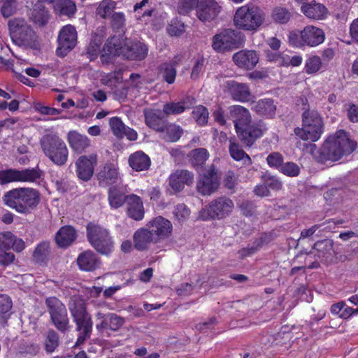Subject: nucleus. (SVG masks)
I'll return each mask as SVG.
<instances>
[{"instance_id": "f257e3e1", "label": "nucleus", "mask_w": 358, "mask_h": 358, "mask_svg": "<svg viewBox=\"0 0 358 358\" xmlns=\"http://www.w3.org/2000/svg\"><path fill=\"white\" fill-rule=\"evenodd\" d=\"M357 148V143L350 139L347 132L338 130L329 135L318 150L316 159L322 163L336 162L348 156Z\"/></svg>"}, {"instance_id": "f03ea898", "label": "nucleus", "mask_w": 358, "mask_h": 358, "mask_svg": "<svg viewBox=\"0 0 358 358\" xmlns=\"http://www.w3.org/2000/svg\"><path fill=\"white\" fill-rule=\"evenodd\" d=\"M303 105L302 128L294 129V134L303 141L315 142L324 132V122L321 115L315 110H310L306 98L300 99Z\"/></svg>"}, {"instance_id": "7ed1b4c3", "label": "nucleus", "mask_w": 358, "mask_h": 358, "mask_svg": "<svg viewBox=\"0 0 358 358\" xmlns=\"http://www.w3.org/2000/svg\"><path fill=\"white\" fill-rule=\"evenodd\" d=\"M264 20V12L259 6L251 3L239 7L234 16V23L237 28L251 31H257Z\"/></svg>"}, {"instance_id": "20e7f679", "label": "nucleus", "mask_w": 358, "mask_h": 358, "mask_svg": "<svg viewBox=\"0 0 358 358\" xmlns=\"http://www.w3.org/2000/svg\"><path fill=\"white\" fill-rule=\"evenodd\" d=\"M86 237L90 245L101 255L109 256L114 250V242L108 229L90 222L86 226Z\"/></svg>"}, {"instance_id": "39448f33", "label": "nucleus", "mask_w": 358, "mask_h": 358, "mask_svg": "<svg viewBox=\"0 0 358 358\" xmlns=\"http://www.w3.org/2000/svg\"><path fill=\"white\" fill-rule=\"evenodd\" d=\"M40 144L45 155L57 166L65 164L69 152L65 142L56 134L43 135Z\"/></svg>"}, {"instance_id": "423d86ee", "label": "nucleus", "mask_w": 358, "mask_h": 358, "mask_svg": "<svg viewBox=\"0 0 358 358\" xmlns=\"http://www.w3.org/2000/svg\"><path fill=\"white\" fill-rule=\"evenodd\" d=\"M243 40L242 33L227 29L213 37L212 47L217 52L223 53L238 48Z\"/></svg>"}, {"instance_id": "0eeeda50", "label": "nucleus", "mask_w": 358, "mask_h": 358, "mask_svg": "<svg viewBox=\"0 0 358 358\" xmlns=\"http://www.w3.org/2000/svg\"><path fill=\"white\" fill-rule=\"evenodd\" d=\"M234 208L231 199L221 196L213 200L199 212V217L203 220L208 219H222L228 216Z\"/></svg>"}, {"instance_id": "6e6552de", "label": "nucleus", "mask_w": 358, "mask_h": 358, "mask_svg": "<svg viewBox=\"0 0 358 358\" xmlns=\"http://www.w3.org/2000/svg\"><path fill=\"white\" fill-rule=\"evenodd\" d=\"M50 319L57 330L65 333L69 329V320L65 306L56 297H49L45 300Z\"/></svg>"}, {"instance_id": "1a4fd4ad", "label": "nucleus", "mask_w": 358, "mask_h": 358, "mask_svg": "<svg viewBox=\"0 0 358 358\" xmlns=\"http://www.w3.org/2000/svg\"><path fill=\"white\" fill-rule=\"evenodd\" d=\"M120 55L130 60L144 59L148 55V48L145 44L140 41H131L123 36L120 37Z\"/></svg>"}, {"instance_id": "9d476101", "label": "nucleus", "mask_w": 358, "mask_h": 358, "mask_svg": "<svg viewBox=\"0 0 358 358\" xmlns=\"http://www.w3.org/2000/svg\"><path fill=\"white\" fill-rule=\"evenodd\" d=\"M266 130V124L259 120L253 124L250 123L245 125L244 128L241 127L236 131L242 143L246 147H251L258 138L262 136Z\"/></svg>"}, {"instance_id": "9b49d317", "label": "nucleus", "mask_w": 358, "mask_h": 358, "mask_svg": "<svg viewBox=\"0 0 358 358\" xmlns=\"http://www.w3.org/2000/svg\"><path fill=\"white\" fill-rule=\"evenodd\" d=\"M59 47L57 49L58 55L64 56L72 50L77 43V31L76 28L68 24L64 26L59 31L58 36Z\"/></svg>"}, {"instance_id": "f8f14e48", "label": "nucleus", "mask_w": 358, "mask_h": 358, "mask_svg": "<svg viewBox=\"0 0 358 358\" xmlns=\"http://www.w3.org/2000/svg\"><path fill=\"white\" fill-rule=\"evenodd\" d=\"M219 185V176L214 166L212 165L198 181L196 187L201 194L210 195L218 188Z\"/></svg>"}, {"instance_id": "ddd939ff", "label": "nucleus", "mask_w": 358, "mask_h": 358, "mask_svg": "<svg viewBox=\"0 0 358 358\" xmlns=\"http://www.w3.org/2000/svg\"><path fill=\"white\" fill-rule=\"evenodd\" d=\"M221 7L215 0H199L196 6V14L198 19L203 22H211L220 12Z\"/></svg>"}, {"instance_id": "4468645a", "label": "nucleus", "mask_w": 358, "mask_h": 358, "mask_svg": "<svg viewBox=\"0 0 358 358\" xmlns=\"http://www.w3.org/2000/svg\"><path fill=\"white\" fill-rule=\"evenodd\" d=\"M96 162L97 157L95 154H92L89 157H80L76 162L78 177L84 181L89 180L93 175Z\"/></svg>"}, {"instance_id": "2eb2a0df", "label": "nucleus", "mask_w": 358, "mask_h": 358, "mask_svg": "<svg viewBox=\"0 0 358 358\" xmlns=\"http://www.w3.org/2000/svg\"><path fill=\"white\" fill-rule=\"evenodd\" d=\"M232 59L239 68L251 70L258 63L259 55L255 50H242L234 53Z\"/></svg>"}, {"instance_id": "dca6fc26", "label": "nucleus", "mask_w": 358, "mask_h": 358, "mask_svg": "<svg viewBox=\"0 0 358 358\" xmlns=\"http://www.w3.org/2000/svg\"><path fill=\"white\" fill-rule=\"evenodd\" d=\"M194 182L192 172L185 170H176L169 176V185L175 192H179L183 189L185 185H190Z\"/></svg>"}, {"instance_id": "f3484780", "label": "nucleus", "mask_w": 358, "mask_h": 358, "mask_svg": "<svg viewBox=\"0 0 358 358\" xmlns=\"http://www.w3.org/2000/svg\"><path fill=\"white\" fill-rule=\"evenodd\" d=\"M148 226L156 236L155 238L157 242L161 239L168 238L172 232L171 222L162 216L152 220Z\"/></svg>"}, {"instance_id": "a211bd4d", "label": "nucleus", "mask_w": 358, "mask_h": 358, "mask_svg": "<svg viewBox=\"0 0 358 358\" xmlns=\"http://www.w3.org/2000/svg\"><path fill=\"white\" fill-rule=\"evenodd\" d=\"M229 117L234 123L236 131L251 123L252 117L250 111L246 108L239 106H231L228 108Z\"/></svg>"}, {"instance_id": "6ab92c4d", "label": "nucleus", "mask_w": 358, "mask_h": 358, "mask_svg": "<svg viewBox=\"0 0 358 358\" xmlns=\"http://www.w3.org/2000/svg\"><path fill=\"white\" fill-rule=\"evenodd\" d=\"M301 38H302L305 45L315 47L324 42L325 34L324 31L319 27L308 25L301 31Z\"/></svg>"}, {"instance_id": "aec40b11", "label": "nucleus", "mask_w": 358, "mask_h": 358, "mask_svg": "<svg viewBox=\"0 0 358 358\" xmlns=\"http://www.w3.org/2000/svg\"><path fill=\"white\" fill-rule=\"evenodd\" d=\"M227 86L233 100L240 102H246L250 100L251 92L248 85L229 80L227 83Z\"/></svg>"}, {"instance_id": "412c9836", "label": "nucleus", "mask_w": 358, "mask_h": 358, "mask_svg": "<svg viewBox=\"0 0 358 358\" xmlns=\"http://www.w3.org/2000/svg\"><path fill=\"white\" fill-rule=\"evenodd\" d=\"M163 111L156 109L146 108L143 110L145 122L150 128L161 132L164 129L166 120H164Z\"/></svg>"}, {"instance_id": "4be33fe9", "label": "nucleus", "mask_w": 358, "mask_h": 358, "mask_svg": "<svg viewBox=\"0 0 358 358\" xmlns=\"http://www.w3.org/2000/svg\"><path fill=\"white\" fill-rule=\"evenodd\" d=\"M77 264L82 271H93L99 267L101 260L93 251L88 250L78 255Z\"/></svg>"}, {"instance_id": "5701e85b", "label": "nucleus", "mask_w": 358, "mask_h": 358, "mask_svg": "<svg viewBox=\"0 0 358 358\" xmlns=\"http://www.w3.org/2000/svg\"><path fill=\"white\" fill-rule=\"evenodd\" d=\"M196 103V99L191 96H187L178 102H171L164 105L163 113L166 115H178L185 110L192 108Z\"/></svg>"}, {"instance_id": "b1692460", "label": "nucleus", "mask_w": 358, "mask_h": 358, "mask_svg": "<svg viewBox=\"0 0 358 358\" xmlns=\"http://www.w3.org/2000/svg\"><path fill=\"white\" fill-rule=\"evenodd\" d=\"M156 236L151 231L150 229L141 228L134 234V248L138 250H146L152 243H157Z\"/></svg>"}, {"instance_id": "393cba45", "label": "nucleus", "mask_w": 358, "mask_h": 358, "mask_svg": "<svg viewBox=\"0 0 358 358\" xmlns=\"http://www.w3.org/2000/svg\"><path fill=\"white\" fill-rule=\"evenodd\" d=\"M77 238L76 230L70 225L62 227L55 236L58 247L66 248L70 246Z\"/></svg>"}, {"instance_id": "a878e982", "label": "nucleus", "mask_w": 358, "mask_h": 358, "mask_svg": "<svg viewBox=\"0 0 358 358\" xmlns=\"http://www.w3.org/2000/svg\"><path fill=\"white\" fill-rule=\"evenodd\" d=\"M119 43L120 37L116 36H113L106 41L100 57L103 64H108L111 62L113 57L121 55L119 52L120 50Z\"/></svg>"}, {"instance_id": "bb28decb", "label": "nucleus", "mask_w": 358, "mask_h": 358, "mask_svg": "<svg viewBox=\"0 0 358 358\" xmlns=\"http://www.w3.org/2000/svg\"><path fill=\"white\" fill-rule=\"evenodd\" d=\"M301 10L307 17L313 20H322L326 17L327 14V8L315 0L303 3Z\"/></svg>"}, {"instance_id": "cd10ccee", "label": "nucleus", "mask_w": 358, "mask_h": 358, "mask_svg": "<svg viewBox=\"0 0 358 358\" xmlns=\"http://www.w3.org/2000/svg\"><path fill=\"white\" fill-rule=\"evenodd\" d=\"M313 249L317 251L316 256L325 264L332 261L334 251L333 241L329 239L319 241L314 244Z\"/></svg>"}, {"instance_id": "c85d7f7f", "label": "nucleus", "mask_w": 358, "mask_h": 358, "mask_svg": "<svg viewBox=\"0 0 358 358\" xmlns=\"http://www.w3.org/2000/svg\"><path fill=\"white\" fill-rule=\"evenodd\" d=\"M127 215L131 219L138 221L144 217V208L141 199L134 194L128 196Z\"/></svg>"}, {"instance_id": "c756f323", "label": "nucleus", "mask_w": 358, "mask_h": 358, "mask_svg": "<svg viewBox=\"0 0 358 358\" xmlns=\"http://www.w3.org/2000/svg\"><path fill=\"white\" fill-rule=\"evenodd\" d=\"M252 109L259 115L273 118L275 115L277 108L273 99H263L255 102Z\"/></svg>"}, {"instance_id": "7c9ffc66", "label": "nucleus", "mask_w": 358, "mask_h": 358, "mask_svg": "<svg viewBox=\"0 0 358 358\" xmlns=\"http://www.w3.org/2000/svg\"><path fill=\"white\" fill-rule=\"evenodd\" d=\"M69 309L75 323L79 322L90 315L87 312L85 303L80 299H72L69 301Z\"/></svg>"}, {"instance_id": "2f4dec72", "label": "nucleus", "mask_w": 358, "mask_h": 358, "mask_svg": "<svg viewBox=\"0 0 358 358\" xmlns=\"http://www.w3.org/2000/svg\"><path fill=\"white\" fill-rule=\"evenodd\" d=\"M129 164L132 169L136 171H141L148 169L151 162L147 155L141 151H138L129 156Z\"/></svg>"}, {"instance_id": "473e14b6", "label": "nucleus", "mask_w": 358, "mask_h": 358, "mask_svg": "<svg viewBox=\"0 0 358 358\" xmlns=\"http://www.w3.org/2000/svg\"><path fill=\"white\" fill-rule=\"evenodd\" d=\"M13 248L17 252L22 251V241L16 240L15 236L10 231L0 233V250Z\"/></svg>"}, {"instance_id": "72a5a7b5", "label": "nucleus", "mask_w": 358, "mask_h": 358, "mask_svg": "<svg viewBox=\"0 0 358 358\" xmlns=\"http://www.w3.org/2000/svg\"><path fill=\"white\" fill-rule=\"evenodd\" d=\"M40 200V194L36 189L24 187V213H30L34 210Z\"/></svg>"}, {"instance_id": "f704fd0d", "label": "nucleus", "mask_w": 358, "mask_h": 358, "mask_svg": "<svg viewBox=\"0 0 358 358\" xmlns=\"http://www.w3.org/2000/svg\"><path fill=\"white\" fill-rule=\"evenodd\" d=\"M9 33L13 43L18 47L22 46V19L13 18L8 21Z\"/></svg>"}, {"instance_id": "c9c22d12", "label": "nucleus", "mask_w": 358, "mask_h": 358, "mask_svg": "<svg viewBox=\"0 0 358 358\" xmlns=\"http://www.w3.org/2000/svg\"><path fill=\"white\" fill-rule=\"evenodd\" d=\"M68 140L71 148L78 153H81L90 145L87 136L81 135L76 131H70Z\"/></svg>"}, {"instance_id": "e433bc0d", "label": "nucleus", "mask_w": 358, "mask_h": 358, "mask_svg": "<svg viewBox=\"0 0 358 358\" xmlns=\"http://www.w3.org/2000/svg\"><path fill=\"white\" fill-rule=\"evenodd\" d=\"M50 255V245L48 241L40 243L33 252V258L40 265H47Z\"/></svg>"}, {"instance_id": "4c0bfd02", "label": "nucleus", "mask_w": 358, "mask_h": 358, "mask_svg": "<svg viewBox=\"0 0 358 358\" xmlns=\"http://www.w3.org/2000/svg\"><path fill=\"white\" fill-rule=\"evenodd\" d=\"M22 188H17L10 190L4 196V201L6 205L10 208H15L17 211L22 212Z\"/></svg>"}, {"instance_id": "58836bf2", "label": "nucleus", "mask_w": 358, "mask_h": 358, "mask_svg": "<svg viewBox=\"0 0 358 358\" xmlns=\"http://www.w3.org/2000/svg\"><path fill=\"white\" fill-rule=\"evenodd\" d=\"M29 18L38 26H44L49 19L48 10L41 4H36L29 13Z\"/></svg>"}, {"instance_id": "ea45409f", "label": "nucleus", "mask_w": 358, "mask_h": 358, "mask_svg": "<svg viewBox=\"0 0 358 358\" xmlns=\"http://www.w3.org/2000/svg\"><path fill=\"white\" fill-rule=\"evenodd\" d=\"M99 183L110 185L116 183L118 180L117 170L111 165H106L98 174Z\"/></svg>"}, {"instance_id": "a19ab883", "label": "nucleus", "mask_w": 358, "mask_h": 358, "mask_svg": "<svg viewBox=\"0 0 358 358\" xmlns=\"http://www.w3.org/2000/svg\"><path fill=\"white\" fill-rule=\"evenodd\" d=\"M54 10L61 15L72 17L76 11V6L72 0H55Z\"/></svg>"}, {"instance_id": "79ce46f5", "label": "nucleus", "mask_w": 358, "mask_h": 358, "mask_svg": "<svg viewBox=\"0 0 358 358\" xmlns=\"http://www.w3.org/2000/svg\"><path fill=\"white\" fill-rule=\"evenodd\" d=\"M229 150L231 157L236 161L243 160L245 165H250V157L242 149L241 146L232 139L229 140Z\"/></svg>"}, {"instance_id": "37998d69", "label": "nucleus", "mask_w": 358, "mask_h": 358, "mask_svg": "<svg viewBox=\"0 0 358 358\" xmlns=\"http://www.w3.org/2000/svg\"><path fill=\"white\" fill-rule=\"evenodd\" d=\"M108 197L110 206L113 208H118L127 202L128 196H125L117 186H112L108 189Z\"/></svg>"}, {"instance_id": "c03bdc74", "label": "nucleus", "mask_w": 358, "mask_h": 358, "mask_svg": "<svg viewBox=\"0 0 358 358\" xmlns=\"http://www.w3.org/2000/svg\"><path fill=\"white\" fill-rule=\"evenodd\" d=\"M163 134V138L169 142H176L183 134V129L180 126L176 124L166 123L164 129L161 131Z\"/></svg>"}, {"instance_id": "a18cd8bd", "label": "nucleus", "mask_w": 358, "mask_h": 358, "mask_svg": "<svg viewBox=\"0 0 358 358\" xmlns=\"http://www.w3.org/2000/svg\"><path fill=\"white\" fill-rule=\"evenodd\" d=\"M208 156L209 154L205 148L192 150L189 154L190 163L196 169L201 168L208 159Z\"/></svg>"}, {"instance_id": "49530a36", "label": "nucleus", "mask_w": 358, "mask_h": 358, "mask_svg": "<svg viewBox=\"0 0 358 358\" xmlns=\"http://www.w3.org/2000/svg\"><path fill=\"white\" fill-rule=\"evenodd\" d=\"M24 48L39 50L41 43L36 32L29 27H24Z\"/></svg>"}, {"instance_id": "de8ad7c7", "label": "nucleus", "mask_w": 358, "mask_h": 358, "mask_svg": "<svg viewBox=\"0 0 358 358\" xmlns=\"http://www.w3.org/2000/svg\"><path fill=\"white\" fill-rule=\"evenodd\" d=\"M15 181H22V171L13 169L0 170V185Z\"/></svg>"}, {"instance_id": "09e8293b", "label": "nucleus", "mask_w": 358, "mask_h": 358, "mask_svg": "<svg viewBox=\"0 0 358 358\" xmlns=\"http://www.w3.org/2000/svg\"><path fill=\"white\" fill-rule=\"evenodd\" d=\"M160 73L163 79L169 84L175 82L177 71L175 63H164L160 66Z\"/></svg>"}, {"instance_id": "8fccbe9b", "label": "nucleus", "mask_w": 358, "mask_h": 358, "mask_svg": "<svg viewBox=\"0 0 358 358\" xmlns=\"http://www.w3.org/2000/svg\"><path fill=\"white\" fill-rule=\"evenodd\" d=\"M110 17V23L113 30L115 32H124L126 19L122 12L113 13Z\"/></svg>"}, {"instance_id": "3c124183", "label": "nucleus", "mask_w": 358, "mask_h": 358, "mask_svg": "<svg viewBox=\"0 0 358 358\" xmlns=\"http://www.w3.org/2000/svg\"><path fill=\"white\" fill-rule=\"evenodd\" d=\"M271 18L275 23L287 24L291 18V13L284 7H276L273 8L271 13Z\"/></svg>"}, {"instance_id": "603ef678", "label": "nucleus", "mask_w": 358, "mask_h": 358, "mask_svg": "<svg viewBox=\"0 0 358 358\" xmlns=\"http://www.w3.org/2000/svg\"><path fill=\"white\" fill-rule=\"evenodd\" d=\"M116 3L113 0H103L96 8V13L102 18H107L115 13Z\"/></svg>"}, {"instance_id": "864d4df0", "label": "nucleus", "mask_w": 358, "mask_h": 358, "mask_svg": "<svg viewBox=\"0 0 358 358\" xmlns=\"http://www.w3.org/2000/svg\"><path fill=\"white\" fill-rule=\"evenodd\" d=\"M13 55L16 58V61L14 59H6L2 57H0V63L4 64L6 66L8 69H11V71L14 73L15 75V77L20 81L22 82V75L20 72L17 71V66H21V60L22 59L16 55L13 51H12Z\"/></svg>"}, {"instance_id": "5fc2aeb1", "label": "nucleus", "mask_w": 358, "mask_h": 358, "mask_svg": "<svg viewBox=\"0 0 358 358\" xmlns=\"http://www.w3.org/2000/svg\"><path fill=\"white\" fill-rule=\"evenodd\" d=\"M59 343V339L58 334L52 329L49 330L45 341V350L49 353L54 352L58 347Z\"/></svg>"}, {"instance_id": "6e6d98bb", "label": "nucleus", "mask_w": 358, "mask_h": 358, "mask_svg": "<svg viewBox=\"0 0 358 358\" xmlns=\"http://www.w3.org/2000/svg\"><path fill=\"white\" fill-rule=\"evenodd\" d=\"M279 171L289 177H296L299 175L301 169L296 163L288 162L283 163Z\"/></svg>"}, {"instance_id": "4d7b16f0", "label": "nucleus", "mask_w": 358, "mask_h": 358, "mask_svg": "<svg viewBox=\"0 0 358 358\" xmlns=\"http://www.w3.org/2000/svg\"><path fill=\"white\" fill-rule=\"evenodd\" d=\"M192 115L198 124L204 125L208 122V111L207 108L203 106L196 107L192 111Z\"/></svg>"}, {"instance_id": "13d9d810", "label": "nucleus", "mask_w": 358, "mask_h": 358, "mask_svg": "<svg viewBox=\"0 0 358 358\" xmlns=\"http://www.w3.org/2000/svg\"><path fill=\"white\" fill-rule=\"evenodd\" d=\"M199 0H179L178 12L182 15H187L194 9L196 10V6Z\"/></svg>"}, {"instance_id": "bf43d9fd", "label": "nucleus", "mask_w": 358, "mask_h": 358, "mask_svg": "<svg viewBox=\"0 0 358 358\" xmlns=\"http://www.w3.org/2000/svg\"><path fill=\"white\" fill-rule=\"evenodd\" d=\"M262 180L269 190L279 191L282 187V182L275 176L264 174L262 176Z\"/></svg>"}, {"instance_id": "052dcab7", "label": "nucleus", "mask_w": 358, "mask_h": 358, "mask_svg": "<svg viewBox=\"0 0 358 358\" xmlns=\"http://www.w3.org/2000/svg\"><path fill=\"white\" fill-rule=\"evenodd\" d=\"M110 127L113 134L117 138H122V132L126 126L124 124L120 117H113L109 120Z\"/></svg>"}, {"instance_id": "680f3d73", "label": "nucleus", "mask_w": 358, "mask_h": 358, "mask_svg": "<svg viewBox=\"0 0 358 358\" xmlns=\"http://www.w3.org/2000/svg\"><path fill=\"white\" fill-rule=\"evenodd\" d=\"M109 329L116 331L120 329L124 324L125 320L123 317L118 316L115 313L107 314Z\"/></svg>"}, {"instance_id": "e2e57ef3", "label": "nucleus", "mask_w": 358, "mask_h": 358, "mask_svg": "<svg viewBox=\"0 0 358 358\" xmlns=\"http://www.w3.org/2000/svg\"><path fill=\"white\" fill-rule=\"evenodd\" d=\"M0 2H3L1 8V13L5 18H8L15 13L16 10L15 0H0Z\"/></svg>"}, {"instance_id": "0e129e2a", "label": "nucleus", "mask_w": 358, "mask_h": 358, "mask_svg": "<svg viewBox=\"0 0 358 358\" xmlns=\"http://www.w3.org/2000/svg\"><path fill=\"white\" fill-rule=\"evenodd\" d=\"M42 176V171L38 168L24 169V182H37Z\"/></svg>"}, {"instance_id": "69168bd1", "label": "nucleus", "mask_w": 358, "mask_h": 358, "mask_svg": "<svg viewBox=\"0 0 358 358\" xmlns=\"http://www.w3.org/2000/svg\"><path fill=\"white\" fill-rule=\"evenodd\" d=\"M321 66V60L319 57L314 56L309 58L305 65L306 72L311 74L318 71Z\"/></svg>"}, {"instance_id": "338daca9", "label": "nucleus", "mask_w": 358, "mask_h": 358, "mask_svg": "<svg viewBox=\"0 0 358 358\" xmlns=\"http://www.w3.org/2000/svg\"><path fill=\"white\" fill-rule=\"evenodd\" d=\"M173 214L179 222H183L188 218L189 210L185 204H178L175 207Z\"/></svg>"}, {"instance_id": "774afa93", "label": "nucleus", "mask_w": 358, "mask_h": 358, "mask_svg": "<svg viewBox=\"0 0 358 358\" xmlns=\"http://www.w3.org/2000/svg\"><path fill=\"white\" fill-rule=\"evenodd\" d=\"M266 162L270 167L280 169L283 164V157L279 152H272L267 156Z\"/></svg>"}]
</instances>
